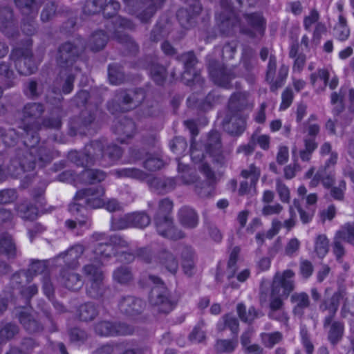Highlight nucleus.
Listing matches in <instances>:
<instances>
[{
	"label": "nucleus",
	"mask_w": 354,
	"mask_h": 354,
	"mask_svg": "<svg viewBox=\"0 0 354 354\" xmlns=\"http://www.w3.org/2000/svg\"><path fill=\"white\" fill-rule=\"evenodd\" d=\"M25 136L24 137V144L29 147V150L23 155L19 160V164L20 168L13 170L12 168L15 167L18 163L17 160L12 162L8 167L9 173L15 176H18L21 174V171H28L33 170L36 165L42 167L46 162H49L52 158L53 155L50 149L46 147L40 146L36 147L35 145L39 142V137L37 132L32 131L29 125L25 128Z\"/></svg>",
	"instance_id": "obj_1"
},
{
	"label": "nucleus",
	"mask_w": 354,
	"mask_h": 354,
	"mask_svg": "<svg viewBox=\"0 0 354 354\" xmlns=\"http://www.w3.org/2000/svg\"><path fill=\"white\" fill-rule=\"evenodd\" d=\"M127 246L124 239L118 236H111L109 243H97L93 254L89 257L91 263L83 267V273L89 281L103 280L104 275L100 268L102 262L108 259L113 253V246Z\"/></svg>",
	"instance_id": "obj_2"
},
{
	"label": "nucleus",
	"mask_w": 354,
	"mask_h": 354,
	"mask_svg": "<svg viewBox=\"0 0 354 354\" xmlns=\"http://www.w3.org/2000/svg\"><path fill=\"white\" fill-rule=\"evenodd\" d=\"M173 209V203L169 198H163L159 201L158 209L154 217V223L157 232L162 236L171 239H180L185 234L173 225V221L169 214Z\"/></svg>",
	"instance_id": "obj_3"
},
{
	"label": "nucleus",
	"mask_w": 354,
	"mask_h": 354,
	"mask_svg": "<svg viewBox=\"0 0 354 354\" xmlns=\"http://www.w3.org/2000/svg\"><path fill=\"white\" fill-rule=\"evenodd\" d=\"M104 190L101 186L80 190L77 192L74 202L70 204L69 211L72 214L80 212V208H99L104 205Z\"/></svg>",
	"instance_id": "obj_4"
},
{
	"label": "nucleus",
	"mask_w": 354,
	"mask_h": 354,
	"mask_svg": "<svg viewBox=\"0 0 354 354\" xmlns=\"http://www.w3.org/2000/svg\"><path fill=\"white\" fill-rule=\"evenodd\" d=\"M150 281L156 285L151 289L149 303L154 312L160 314H168L173 310L174 304L168 297L167 289L164 287L162 280L153 275L149 276Z\"/></svg>",
	"instance_id": "obj_5"
},
{
	"label": "nucleus",
	"mask_w": 354,
	"mask_h": 354,
	"mask_svg": "<svg viewBox=\"0 0 354 354\" xmlns=\"http://www.w3.org/2000/svg\"><path fill=\"white\" fill-rule=\"evenodd\" d=\"M106 143L102 141H93L86 145L84 153L71 152L69 158L77 165L88 167L106 158Z\"/></svg>",
	"instance_id": "obj_6"
},
{
	"label": "nucleus",
	"mask_w": 354,
	"mask_h": 354,
	"mask_svg": "<svg viewBox=\"0 0 354 354\" xmlns=\"http://www.w3.org/2000/svg\"><path fill=\"white\" fill-rule=\"evenodd\" d=\"M44 0H15L17 6L22 14L26 16L23 19L22 30L26 35H32L36 30L34 19Z\"/></svg>",
	"instance_id": "obj_7"
},
{
	"label": "nucleus",
	"mask_w": 354,
	"mask_h": 354,
	"mask_svg": "<svg viewBox=\"0 0 354 354\" xmlns=\"http://www.w3.org/2000/svg\"><path fill=\"white\" fill-rule=\"evenodd\" d=\"M11 59L19 73L29 75L37 70V64L32 59L29 48H16L11 53Z\"/></svg>",
	"instance_id": "obj_8"
},
{
	"label": "nucleus",
	"mask_w": 354,
	"mask_h": 354,
	"mask_svg": "<svg viewBox=\"0 0 354 354\" xmlns=\"http://www.w3.org/2000/svg\"><path fill=\"white\" fill-rule=\"evenodd\" d=\"M294 277L295 272L291 270L276 273L272 283V295H279L281 292L287 297L295 288Z\"/></svg>",
	"instance_id": "obj_9"
},
{
	"label": "nucleus",
	"mask_w": 354,
	"mask_h": 354,
	"mask_svg": "<svg viewBox=\"0 0 354 354\" xmlns=\"http://www.w3.org/2000/svg\"><path fill=\"white\" fill-rule=\"evenodd\" d=\"M84 48L83 44H73L70 42L62 45L57 54L58 65L64 68L72 66L73 64Z\"/></svg>",
	"instance_id": "obj_10"
},
{
	"label": "nucleus",
	"mask_w": 354,
	"mask_h": 354,
	"mask_svg": "<svg viewBox=\"0 0 354 354\" xmlns=\"http://www.w3.org/2000/svg\"><path fill=\"white\" fill-rule=\"evenodd\" d=\"M178 170L182 182L187 185L196 183L195 186L196 193L201 197L209 196L212 191L209 184L204 182L198 183L197 177L194 174V172L186 165L182 164L179 160H178Z\"/></svg>",
	"instance_id": "obj_11"
},
{
	"label": "nucleus",
	"mask_w": 354,
	"mask_h": 354,
	"mask_svg": "<svg viewBox=\"0 0 354 354\" xmlns=\"http://www.w3.org/2000/svg\"><path fill=\"white\" fill-rule=\"evenodd\" d=\"M133 328L126 324L102 321L95 326V333L100 336L127 335L133 333Z\"/></svg>",
	"instance_id": "obj_12"
},
{
	"label": "nucleus",
	"mask_w": 354,
	"mask_h": 354,
	"mask_svg": "<svg viewBox=\"0 0 354 354\" xmlns=\"http://www.w3.org/2000/svg\"><path fill=\"white\" fill-rule=\"evenodd\" d=\"M209 75L215 84L222 87L227 88L231 80L235 77L231 69L218 64L216 61L209 64Z\"/></svg>",
	"instance_id": "obj_13"
},
{
	"label": "nucleus",
	"mask_w": 354,
	"mask_h": 354,
	"mask_svg": "<svg viewBox=\"0 0 354 354\" xmlns=\"http://www.w3.org/2000/svg\"><path fill=\"white\" fill-rule=\"evenodd\" d=\"M207 151L212 158V161L218 167L223 166L225 162V157L221 150L220 135L218 132H212L208 138Z\"/></svg>",
	"instance_id": "obj_14"
},
{
	"label": "nucleus",
	"mask_w": 354,
	"mask_h": 354,
	"mask_svg": "<svg viewBox=\"0 0 354 354\" xmlns=\"http://www.w3.org/2000/svg\"><path fill=\"white\" fill-rule=\"evenodd\" d=\"M260 174V169L254 165H250L248 169L243 170L241 171V176L245 180L241 183L239 189V194H248L252 189H255Z\"/></svg>",
	"instance_id": "obj_15"
},
{
	"label": "nucleus",
	"mask_w": 354,
	"mask_h": 354,
	"mask_svg": "<svg viewBox=\"0 0 354 354\" xmlns=\"http://www.w3.org/2000/svg\"><path fill=\"white\" fill-rule=\"evenodd\" d=\"M180 60L184 63L185 68L182 75L184 82L187 85H190L191 83L199 82L201 78L193 69L196 63V58L194 53L192 52L184 53L180 57Z\"/></svg>",
	"instance_id": "obj_16"
},
{
	"label": "nucleus",
	"mask_w": 354,
	"mask_h": 354,
	"mask_svg": "<svg viewBox=\"0 0 354 354\" xmlns=\"http://www.w3.org/2000/svg\"><path fill=\"white\" fill-rule=\"evenodd\" d=\"M245 18L250 28L242 29L243 32L251 37H261L263 35L265 22L260 14L253 13L247 15Z\"/></svg>",
	"instance_id": "obj_17"
},
{
	"label": "nucleus",
	"mask_w": 354,
	"mask_h": 354,
	"mask_svg": "<svg viewBox=\"0 0 354 354\" xmlns=\"http://www.w3.org/2000/svg\"><path fill=\"white\" fill-rule=\"evenodd\" d=\"M47 266L44 261H34L27 272L21 271L12 275L11 281L14 283H22V279L29 282L34 275L43 274L46 272Z\"/></svg>",
	"instance_id": "obj_18"
},
{
	"label": "nucleus",
	"mask_w": 354,
	"mask_h": 354,
	"mask_svg": "<svg viewBox=\"0 0 354 354\" xmlns=\"http://www.w3.org/2000/svg\"><path fill=\"white\" fill-rule=\"evenodd\" d=\"M114 132L118 136V140L124 142L127 138H131L136 132V124L129 118L121 117L114 125Z\"/></svg>",
	"instance_id": "obj_19"
},
{
	"label": "nucleus",
	"mask_w": 354,
	"mask_h": 354,
	"mask_svg": "<svg viewBox=\"0 0 354 354\" xmlns=\"http://www.w3.org/2000/svg\"><path fill=\"white\" fill-rule=\"evenodd\" d=\"M121 312L129 315H135L140 313L145 307V302L134 297H124L119 304Z\"/></svg>",
	"instance_id": "obj_20"
},
{
	"label": "nucleus",
	"mask_w": 354,
	"mask_h": 354,
	"mask_svg": "<svg viewBox=\"0 0 354 354\" xmlns=\"http://www.w3.org/2000/svg\"><path fill=\"white\" fill-rule=\"evenodd\" d=\"M75 269L64 268L61 272L62 283L69 290H78L83 286L81 276L74 272Z\"/></svg>",
	"instance_id": "obj_21"
},
{
	"label": "nucleus",
	"mask_w": 354,
	"mask_h": 354,
	"mask_svg": "<svg viewBox=\"0 0 354 354\" xmlns=\"http://www.w3.org/2000/svg\"><path fill=\"white\" fill-rule=\"evenodd\" d=\"M342 297V296L340 292H336L330 299L324 301V302L320 306V310L322 312H328V315L326 316L324 320V328H326V325L330 324L332 319H333V317L338 309L339 301Z\"/></svg>",
	"instance_id": "obj_22"
},
{
	"label": "nucleus",
	"mask_w": 354,
	"mask_h": 354,
	"mask_svg": "<svg viewBox=\"0 0 354 354\" xmlns=\"http://www.w3.org/2000/svg\"><path fill=\"white\" fill-rule=\"evenodd\" d=\"M157 260L162 268L172 274H175L179 268L178 259L169 251H161L158 255Z\"/></svg>",
	"instance_id": "obj_23"
},
{
	"label": "nucleus",
	"mask_w": 354,
	"mask_h": 354,
	"mask_svg": "<svg viewBox=\"0 0 354 354\" xmlns=\"http://www.w3.org/2000/svg\"><path fill=\"white\" fill-rule=\"evenodd\" d=\"M319 183L326 188H330L335 183V174L326 168H320L309 183L310 187H316Z\"/></svg>",
	"instance_id": "obj_24"
},
{
	"label": "nucleus",
	"mask_w": 354,
	"mask_h": 354,
	"mask_svg": "<svg viewBox=\"0 0 354 354\" xmlns=\"http://www.w3.org/2000/svg\"><path fill=\"white\" fill-rule=\"evenodd\" d=\"M84 248L83 245L77 244L69 248L65 253L62 254L60 257L64 259L66 264V268L75 269L79 267L78 259L83 254Z\"/></svg>",
	"instance_id": "obj_25"
},
{
	"label": "nucleus",
	"mask_w": 354,
	"mask_h": 354,
	"mask_svg": "<svg viewBox=\"0 0 354 354\" xmlns=\"http://www.w3.org/2000/svg\"><path fill=\"white\" fill-rule=\"evenodd\" d=\"M178 219L185 228L192 229L197 226L198 217L193 209L184 207L179 210Z\"/></svg>",
	"instance_id": "obj_26"
},
{
	"label": "nucleus",
	"mask_w": 354,
	"mask_h": 354,
	"mask_svg": "<svg viewBox=\"0 0 354 354\" xmlns=\"http://www.w3.org/2000/svg\"><path fill=\"white\" fill-rule=\"evenodd\" d=\"M325 328L328 329V339L332 344H337L342 339L344 332L343 322L332 319Z\"/></svg>",
	"instance_id": "obj_27"
},
{
	"label": "nucleus",
	"mask_w": 354,
	"mask_h": 354,
	"mask_svg": "<svg viewBox=\"0 0 354 354\" xmlns=\"http://www.w3.org/2000/svg\"><path fill=\"white\" fill-rule=\"evenodd\" d=\"M250 96L246 92H240L232 95L229 102L231 111H241L250 106Z\"/></svg>",
	"instance_id": "obj_28"
},
{
	"label": "nucleus",
	"mask_w": 354,
	"mask_h": 354,
	"mask_svg": "<svg viewBox=\"0 0 354 354\" xmlns=\"http://www.w3.org/2000/svg\"><path fill=\"white\" fill-rule=\"evenodd\" d=\"M290 301L295 305L293 313L299 316L303 315L304 310L310 305L309 297L305 292H295L291 295Z\"/></svg>",
	"instance_id": "obj_29"
},
{
	"label": "nucleus",
	"mask_w": 354,
	"mask_h": 354,
	"mask_svg": "<svg viewBox=\"0 0 354 354\" xmlns=\"http://www.w3.org/2000/svg\"><path fill=\"white\" fill-rule=\"evenodd\" d=\"M165 0H149L146 3L142 2L140 0H136V3L142 8L144 6H147L146 10H144L143 13H140L138 15L139 18L142 21H147L149 18H151L156 9L160 8Z\"/></svg>",
	"instance_id": "obj_30"
},
{
	"label": "nucleus",
	"mask_w": 354,
	"mask_h": 354,
	"mask_svg": "<svg viewBox=\"0 0 354 354\" xmlns=\"http://www.w3.org/2000/svg\"><path fill=\"white\" fill-rule=\"evenodd\" d=\"M289 57L292 59H294L292 73L300 74L306 65V55L302 53H299L298 46L297 45H294L290 48L289 51Z\"/></svg>",
	"instance_id": "obj_31"
},
{
	"label": "nucleus",
	"mask_w": 354,
	"mask_h": 354,
	"mask_svg": "<svg viewBox=\"0 0 354 354\" xmlns=\"http://www.w3.org/2000/svg\"><path fill=\"white\" fill-rule=\"evenodd\" d=\"M19 319L24 328L30 333L37 332L42 328L41 326L32 315L26 311L20 313Z\"/></svg>",
	"instance_id": "obj_32"
},
{
	"label": "nucleus",
	"mask_w": 354,
	"mask_h": 354,
	"mask_svg": "<svg viewBox=\"0 0 354 354\" xmlns=\"http://www.w3.org/2000/svg\"><path fill=\"white\" fill-rule=\"evenodd\" d=\"M239 326V322L236 318L230 315H225L218 322L216 327L219 331H223L226 328H229L232 333L237 334Z\"/></svg>",
	"instance_id": "obj_33"
},
{
	"label": "nucleus",
	"mask_w": 354,
	"mask_h": 354,
	"mask_svg": "<svg viewBox=\"0 0 354 354\" xmlns=\"http://www.w3.org/2000/svg\"><path fill=\"white\" fill-rule=\"evenodd\" d=\"M237 314L242 322H252L259 317V313L254 307L251 306L248 310L243 304H238L236 306Z\"/></svg>",
	"instance_id": "obj_34"
},
{
	"label": "nucleus",
	"mask_w": 354,
	"mask_h": 354,
	"mask_svg": "<svg viewBox=\"0 0 354 354\" xmlns=\"http://www.w3.org/2000/svg\"><path fill=\"white\" fill-rule=\"evenodd\" d=\"M122 102L126 104H131L132 106H136L142 102L145 98V92L142 89L131 91L128 93H121Z\"/></svg>",
	"instance_id": "obj_35"
},
{
	"label": "nucleus",
	"mask_w": 354,
	"mask_h": 354,
	"mask_svg": "<svg viewBox=\"0 0 354 354\" xmlns=\"http://www.w3.org/2000/svg\"><path fill=\"white\" fill-rule=\"evenodd\" d=\"M17 211L19 216L24 220L33 221L37 216V209L28 202L20 203Z\"/></svg>",
	"instance_id": "obj_36"
},
{
	"label": "nucleus",
	"mask_w": 354,
	"mask_h": 354,
	"mask_svg": "<svg viewBox=\"0 0 354 354\" xmlns=\"http://www.w3.org/2000/svg\"><path fill=\"white\" fill-rule=\"evenodd\" d=\"M108 37L103 31L94 32L89 39L88 47L93 51L102 50L106 45Z\"/></svg>",
	"instance_id": "obj_37"
},
{
	"label": "nucleus",
	"mask_w": 354,
	"mask_h": 354,
	"mask_svg": "<svg viewBox=\"0 0 354 354\" xmlns=\"http://www.w3.org/2000/svg\"><path fill=\"white\" fill-rule=\"evenodd\" d=\"M107 289L103 283V280H97L90 282L87 286L86 292L92 298L100 299L104 297Z\"/></svg>",
	"instance_id": "obj_38"
},
{
	"label": "nucleus",
	"mask_w": 354,
	"mask_h": 354,
	"mask_svg": "<svg viewBox=\"0 0 354 354\" xmlns=\"http://www.w3.org/2000/svg\"><path fill=\"white\" fill-rule=\"evenodd\" d=\"M113 278L115 281L120 284H127L133 279V274L127 266H120L113 272Z\"/></svg>",
	"instance_id": "obj_39"
},
{
	"label": "nucleus",
	"mask_w": 354,
	"mask_h": 354,
	"mask_svg": "<svg viewBox=\"0 0 354 354\" xmlns=\"http://www.w3.org/2000/svg\"><path fill=\"white\" fill-rule=\"evenodd\" d=\"M304 149L299 151V157L304 162H309L311 159L312 154L317 147L315 140L313 138H305Z\"/></svg>",
	"instance_id": "obj_40"
},
{
	"label": "nucleus",
	"mask_w": 354,
	"mask_h": 354,
	"mask_svg": "<svg viewBox=\"0 0 354 354\" xmlns=\"http://www.w3.org/2000/svg\"><path fill=\"white\" fill-rule=\"evenodd\" d=\"M0 248L9 257L16 255V246L10 235L3 234L0 239Z\"/></svg>",
	"instance_id": "obj_41"
},
{
	"label": "nucleus",
	"mask_w": 354,
	"mask_h": 354,
	"mask_svg": "<svg viewBox=\"0 0 354 354\" xmlns=\"http://www.w3.org/2000/svg\"><path fill=\"white\" fill-rule=\"evenodd\" d=\"M66 227L75 233L76 235H81L85 230L90 227L91 224L87 220H66L65 222Z\"/></svg>",
	"instance_id": "obj_42"
},
{
	"label": "nucleus",
	"mask_w": 354,
	"mask_h": 354,
	"mask_svg": "<svg viewBox=\"0 0 354 354\" xmlns=\"http://www.w3.org/2000/svg\"><path fill=\"white\" fill-rule=\"evenodd\" d=\"M151 78L158 84H162L166 78V69L164 66L152 62L149 66Z\"/></svg>",
	"instance_id": "obj_43"
},
{
	"label": "nucleus",
	"mask_w": 354,
	"mask_h": 354,
	"mask_svg": "<svg viewBox=\"0 0 354 354\" xmlns=\"http://www.w3.org/2000/svg\"><path fill=\"white\" fill-rule=\"evenodd\" d=\"M329 250V241L324 234L318 235L315 240V252L320 258L326 255Z\"/></svg>",
	"instance_id": "obj_44"
},
{
	"label": "nucleus",
	"mask_w": 354,
	"mask_h": 354,
	"mask_svg": "<svg viewBox=\"0 0 354 354\" xmlns=\"http://www.w3.org/2000/svg\"><path fill=\"white\" fill-rule=\"evenodd\" d=\"M12 12L9 8L0 9V29L6 35L9 34L6 29L12 26Z\"/></svg>",
	"instance_id": "obj_45"
},
{
	"label": "nucleus",
	"mask_w": 354,
	"mask_h": 354,
	"mask_svg": "<svg viewBox=\"0 0 354 354\" xmlns=\"http://www.w3.org/2000/svg\"><path fill=\"white\" fill-rule=\"evenodd\" d=\"M44 111L43 106L41 104H28L24 109V117L25 120H36L39 118Z\"/></svg>",
	"instance_id": "obj_46"
},
{
	"label": "nucleus",
	"mask_w": 354,
	"mask_h": 354,
	"mask_svg": "<svg viewBox=\"0 0 354 354\" xmlns=\"http://www.w3.org/2000/svg\"><path fill=\"white\" fill-rule=\"evenodd\" d=\"M131 227L143 228L150 223V218L144 212L129 214Z\"/></svg>",
	"instance_id": "obj_47"
},
{
	"label": "nucleus",
	"mask_w": 354,
	"mask_h": 354,
	"mask_svg": "<svg viewBox=\"0 0 354 354\" xmlns=\"http://www.w3.org/2000/svg\"><path fill=\"white\" fill-rule=\"evenodd\" d=\"M109 80L111 84L118 85L124 81V75L117 64H111L108 70Z\"/></svg>",
	"instance_id": "obj_48"
},
{
	"label": "nucleus",
	"mask_w": 354,
	"mask_h": 354,
	"mask_svg": "<svg viewBox=\"0 0 354 354\" xmlns=\"http://www.w3.org/2000/svg\"><path fill=\"white\" fill-rule=\"evenodd\" d=\"M83 180L88 183H95L104 180L106 174L104 172L97 169H85L82 174Z\"/></svg>",
	"instance_id": "obj_49"
},
{
	"label": "nucleus",
	"mask_w": 354,
	"mask_h": 354,
	"mask_svg": "<svg viewBox=\"0 0 354 354\" xmlns=\"http://www.w3.org/2000/svg\"><path fill=\"white\" fill-rule=\"evenodd\" d=\"M201 10V7L198 2L194 3V7L192 11V14H188V11L186 9H180L177 12V17L179 22L183 26L186 27L187 24H189V21L192 19L193 16L199 14Z\"/></svg>",
	"instance_id": "obj_50"
},
{
	"label": "nucleus",
	"mask_w": 354,
	"mask_h": 354,
	"mask_svg": "<svg viewBox=\"0 0 354 354\" xmlns=\"http://www.w3.org/2000/svg\"><path fill=\"white\" fill-rule=\"evenodd\" d=\"M335 234L344 241L354 245V223H346Z\"/></svg>",
	"instance_id": "obj_51"
},
{
	"label": "nucleus",
	"mask_w": 354,
	"mask_h": 354,
	"mask_svg": "<svg viewBox=\"0 0 354 354\" xmlns=\"http://www.w3.org/2000/svg\"><path fill=\"white\" fill-rule=\"evenodd\" d=\"M63 115L60 107H55L50 113V117L44 122V125L46 127L58 129L61 127V118Z\"/></svg>",
	"instance_id": "obj_52"
},
{
	"label": "nucleus",
	"mask_w": 354,
	"mask_h": 354,
	"mask_svg": "<svg viewBox=\"0 0 354 354\" xmlns=\"http://www.w3.org/2000/svg\"><path fill=\"white\" fill-rule=\"evenodd\" d=\"M115 174L118 177H127L137 180H144L147 177V174L136 168H123L115 171Z\"/></svg>",
	"instance_id": "obj_53"
},
{
	"label": "nucleus",
	"mask_w": 354,
	"mask_h": 354,
	"mask_svg": "<svg viewBox=\"0 0 354 354\" xmlns=\"http://www.w3.org/2000/svg\"><path fill=\"white\" fill-rule=\"evenodd\" d=\"M106 0H87L84 7V12L87 15H95L104 10Z\"/></svg>",
	"instance_id": "obj_54"
},
{
	"label": "nucleus",
	"mask_w": 354,
	"mask_h": 354,
	"mask_svg": "<svg viewBox=\"0 0 354 354\" xmlns=\"http://www.w3.org/2000/svg\"><path fill=\"white\" fill-rule=\"evenodd\" d=\"M261 338L263 344L271 348L283 339V335L280 332L264 333L261 335Z\"/></svg>",
	"instance_id": "obj_55"
},
{
	"label": "nucleus",
	"mask_w": 354,
	"mask_h": 354,
	"mask_svg": "<svg viewBox=\"0 0 354 354\" xmlns=\"http://www.w3.org/2000/svg\"><path fill=\"white\" fill-rule=\"evenodd\" d=\"M238 346L236 339H218L215 347L218 352L231 353Z\"/></svg>",
	"instance_id": "obj_56"
},
{
	"label": "nucleus",
	"mask_w": 354,
	"mask_h": 354,
	"mask_svg": "<svg viewBox=\"0 0 354 354\" xmlns=\"http://www.w3.org/2000/svg\"><path fill=\"white\" fill-rule=\"evenodd\" d=\"M97 314V311L95 306L91 303L82 305L79 310L80 319L86 322L92 320Z\"/></svg>",
	"instance_id": "obj_57"
},
{
	"label": "nucleus",
	"mask_w": 354,
	"mask_h": 354,
	"mask_svg": "<svg viewBox=\"0 0 354 354\" xmlns=\"http://www.w3.org/2000/svg\"><path fill=\"white\" fill-rule=\"evenodd\" d=\"M342 241H344L335 234L332 245L333 252L336 258V260L339 263L342 262V258L346 254V250Z\"/></svg>",
	"instance_id": "obj_58"
},
{
	"label": "nucleus",
	"mask_w": 354,
	"mask_h": 354,
	"mask_svg": "<svg viewBox=\"0 0 354 354\" xmlns=\"http://www.w3.org/2000/svg\"><path fill=\"white\" fill-rule=\"evenodd\" d=\"M276 190L282 203H288L290 202V189L279 178L276 180Z\"/></svg>",
	"instance_id": "obj_59"
},
{
	"label": "nucleus",
	"mask_w": 354,
	"mask_h": 354,
	"mask_svg": "<svg viewBox=\"0 0 354 354\" xmlns=\"http://www.w3.org/2000/svg\"><path fill=\"white\" fill-rule=\"evenodd\" d=\"M317 120V115L312 114L310 115L307 121L304 124L306 131L310 136H317L320 131V126L318 123L316 122Z\"/></svg>",
	"instance_id": "obj_60"
},
{
	"label": "nucleus",
	"mask_w": 354,
	"mask_h": 354,
	"mask_svg": "<svg viewBox=\"0 0 354 354\" xmlns=\"http://www.w3.org/2000/svg\"><path fill=\"white\" fill-rule=\"evenodd\" d=\"M288 71L289 68L288 66L282 64L280 66V68L278 72L277 78L274 82L272 83L270 86V88L272 91L277 90L279 88L283 86L284 81L287 77Z\"/></svg>",
	"instance_id": "obj_61"
},
{
	"label": "nucleus",
	"mask_w": 354,
	"mask_h": 354,
	"mask_svg": "<svg viewBox=\"0 0 354 354\" xmlns=\"http://www.w3.org/2000/svg\"><path fill=\"white\" fill-rule=\"evenodd\" d=\"M301 245V242L297 238L290 239L286 243L284 248L285 255L293 257L297 254Z\"/></svg>",
	"instance_id": "obj_62"
},
{
	"label": "nucleus",
	"mask_w": 354,
	"mask_h": 354,
	"mask_svg": "<svg viewBox=\"0 0 354 354\" xmlns=\"http://www.w3.org/2000/svg\"><path fill=\"white\" fill-rule=\"evenodd\" d=\"M17 194L15 189H5L0 191V204L6 205L15 201Z\"/></svg>",
	"instance_id": "obj_63"
},
{
	"label": "nucleus",
	"mask_w": 354,
	"mask_h": 354,
	"mask_svg": "<svg viewBox=\"0 0 354 354\" xmlns=\"http://www.w3.org/2000/svg\"><path fill=\"white\" fill-rule=\"evenodd\" d=\"M205 323L203 322H199L193 329L189 335V339L194 342H201L205 338V333L202 330Z\"/></svg>",
	"instance_id": "obj_64"
}]
</instances>
